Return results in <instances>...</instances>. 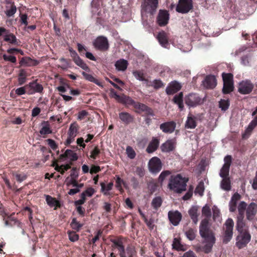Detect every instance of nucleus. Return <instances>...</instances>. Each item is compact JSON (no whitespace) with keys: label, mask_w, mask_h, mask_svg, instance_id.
Instances as JSON below:
<instances>
[{"label":"nucleus","mask_w":257,"mask_h":257,"mask_svg":"<svg viewBox=\"0 0 257 257\" xmlns=\"http://www.w3.org/2000/svg\"><path fill=\"white\" fill-rule=\"evenodd\" d=\"M233 83H223L222 92L224 94H228L233 90Z\"/></svg>","instance_id":"nucleus-54"},{"label":"nucleus","mask_w":257,"mask_h":257,"mask_svg":"<svg viewBox=\"0 0 257 257\" xmlns=\"http://www.w3.org/2000/svg\"><path fill=\"white\" fill-rule=\"evenodd\" d=\"M224 233L223 237V242L227 243L232 238L234 222L231 218H228L224 223Z\"/></svg>","instance_id":"nucleus-4"},{"label":"nucleus","mask_w":257,"mask_h":257,"mask_svg":"<svg viewBox=\"0 0 257 257\" xmlns=\"http://www.w3.org/2000/svg\"><path fill=\"white\" fill-rule=\"evenodd\" d=\"M176 127V123L174 121H166L160 125V130L165 134L173 133Z\"/></svg>","instance_id":"nucleus-17"},{"label":"nucleus","mask_w":257,"mask_h":257,"mask_svg":"<svg viewBox=\"0 0 257 257\" xmlns=\"http://www.w3.org/2000/svg\"><path fill=\"white\" fill-rule=\"evenodd\" d=\"M182 214L178 211H170L168 212V218L170 222L174 225L177 226L179 224L182 219Z\"/></svg>","instance_id":"nucleus-18"},{"label":"nucleus","mask_w":257,"mask_h":257,"mask_svg":"<svg viewBox=\"0 0 257 257\" xmlns=\"http://www.w3.org/2000/svg\"><path fill=\"white\" fill-rule=\"evenodd\" d=\"M247 207V204L245 202L241 201L239 203L237 208L238 212L237 217L241 218L244 217V211L246 210Z\"/></svg>","instance_id":"nucleus-43"},{"label":"nucleus","mask_w":257,"mask_h":257,"mask_svg":"<svg viewBox=\"0 0 257 257\" xmlns=\"http://www.w3.org/2000/svg\"><path fill=\"white\" fill-rule=\"evenodd\" d=\"M27 72L24 69H21L19 74L18 82L20 85L24 84L26 81Z\"/></svg>","instance_id":"nucleus-48"},{"label":"nucleus","mask_w":257,"mask_h":257,"mask_svg":"<svg viewBox=\"0 0 257 257\" xmlns=\"http://www.w3.org/2000/svg\"><path fill=\"white\" fill-rule=\"evenodd\" d=\"M26 87H28V90L27 93L29 95H32L35 93H43L44 90L42 85L37 83V80L30 82L28 84L26 85Z\"/></svg>","instance_id":"nucleus-14"},{"label":"nucleus","mask_w":257,"mask_h":257,"mask_svg":"<svg viewBox=\"0 0 257 257\" xmlns=\"http://www.w3.org/2000/svg\"><path fill=\"white\" fill-rule=\"evenodd\" d=\"M241 196L237 192L235 193L231 197L229 203V211L231 212L235 211L237 202L240 199Z\"/></svg>","instance_id":"nucleus-24"},{"label":"nucleus","mask_w":257,"mask_h":257,"mask_svg":"<svg viewBox=\"0 0 257 257\" xmlns=\"http://www.w3.org/2000/svg\"><path fill=\"white\" fill-rule=\"evenodd\" d=\"M188 213L195 224H196L198 221V216L199 213L198 212V207L193 206L189 210Z\"/></svg>","instance_id":"nucleus-31"},{"label":"nucleus","mask_w":257,"mask_h":257,"mask_svg":"<svg viewBox=\"0 0 257 257\" xmlns=\"http://www.w3.org/2000/svg\"><path fill=\"white\" fill-rule=\"evenodd\" d=\"M220 186L225 191H230L231 188L230 178H223L220 183Z\"/></svg>","instance_id":"nucleus-40"},{"label":"nucleus","mask_w":257,"mask_h":257,"mask_svg":"<svg viewBox=\"0 0 257 257\" xmlns=\"http://www.w3.org/2000/svg\"><path fill=\"white\" fill-rule=\"evenodd\" d=\"M169 20V14L166 10H160L157 18V22L160 27L167 25Z\"/></svg>","instance_id":"nucleus-15"},{"label":"nucleus","mask_w":257,"mask_h":257,"mask_svg":"<svg viewBox=\"0 0 257 257\" xmlns=\"http://www.w3.org/2000/svg\"><path fill=\"white\" fill-rule=\"evenodd\" d=\"M257 213V204L251 202L248 206L246 210V217L249 221H253Z\"/></svg>","instance_id":"nucleus-16"},{"label":"nucleus","mask_w":257,"mask_h":257,"mask_svg":"<svg viewBox=\"0 0 257 257\" xmlns=\"http://www.w3.org/2000/svg\"><path fill=\"white\" fill-rule=\"evenodd\" d=\"M94 47L101 51H107L109 48L107 39L104 36L98 37L93 42Z\"/></svg>","instance_id":"nucleus-10"},{"label":"nucleus","mask_w":257,"mask_h":257,"mask_svg":"<svg viewBox=\"0 0 257 257\" xmlns=\"http://www.w3.org/2000/svg\"><path fill=\"white\" fill-rule=\"evenodd\" d=\"M171 174V172L169 170H165L161 172L158 178V182L162 184L164 181Z\"/></svg>","instance_id":"nucleus-51"},{"label":"nucleus","mask_w":257,"mask_h":257,"mask_svg":"<svg viewBox=\"0 0 257 257\" xmlns=\"http://www.w3.org/2000/svg\"><path fill=\"white\" fill-rule=\"evenodd\" d=\"M136 253L135 247L129 245L127 246L126 248L124 247L122 250L119 251V255L120 257H133Z\"/></svg>","instance_id":"nucleus-19"},{"label":"nucleus","mask_w":257,"mask_h":257,"mask_svg":"<svg viewBox=\"0 0 257 257\" xmlns=\"http://www.w3.org/2000/svg\"><path fill=\"white\" fill-rule=\"evenodd\" d=\"M111 242L113 243L112 247H116L118 252L124 247L123 244L122 237H119L117 238L111 239Z\"/></svg>","instance_id":"nucleus-38"},{"label":"nucleus","mask_w":257,"mask_h":257,"mask_svg":"<svg viewBox=\"0 0 257 257\" xmlns=\"http://www.w3.org/2000/svg\"><path fill=\"white\" fill-rule=\"evenodd\" d=\"M173 249L177 251H184L185 249L183 245L181 243L180 239L178 238H174L172 243Z\"/></svg>","instance_id":"nucleus-42"},{"label":"nucleus","mask_w":257,"mask_h":257,"mask_svg":"<svg viewBox=\"0 0 257 257\" xmlns=\"http://www.w3.org/2000/svg\"><path fill=\"white\" fill-rule=\"evenodd\" d=\"M148 166L150 172L153 174H157L162 168V163L159 158L154 157L150 160Z\"/></svg>","instance_id":"nucleus-8"},{"label":"nucleus","mask_w":257,"mask_h":257,"mask_svg":"<svg viewBox=\"0 0 257 257\" xmlns=\"http://www.w3.org/2000/svg\"><path fill=\"white\" fill-rule=\"evenodd\" d=\"M159 145V140L156 138H154L149 143L148 147L147 148L146 151L148 153H152L158 149Z\"/></svg>","instance_id":"nucleus-34"},{"label":"nucleus","mask_w":257,"mask_h":257,"mask_svg":"<svg viewBox=\"0 0 257 257\" xmlns=\"http://www.w3.org/2000/svg\"><path fill=\"white\" fill-rule=\"evenodd\" d=\"M158 5V0H147L146 11L151 15H153L156 11Z\"/></svg>","instance_id":"nucleus-26"},{"label":"nucleus","mask_w":257,"mask_h":257,"mask_svg":"<svg viewBox=\"0 0 257 257\" xmlns=\"http://www.w3.org/2000/svg\"><path fill=\"white\" fill-rule=\"evenodd\" d=\"M151 204L152 207L156 210H157L162 204V198L159 196L155 197L153 199Z\"/></svg>","instance_id":"nucleus-50"},{"label":"nucleus","mask_w":257,"mask_h":257,"mask_svg":"<svg viewBox=\"0 0 257 257\" xmlns=\"http://www.w3.org/2000/svg\"><path fill=\"white\" fill-rule=\"evenodd\" d=\"M7 10L5 12L6 15L9 17L13 16L17 11V7L14 3L11 4L10 6L6 7Z\"/></svg>","instance_id":"nucleus-47"},{"label":"nucleus","mask_w":257,"mask_h":257,"mask_svg":"<svg viewBox=\"0 0 257 257\" xmlns=\"http://www.w3.org/2000/svg\"><path fill=\"white\" fill-rule=\"evenodd\" d=\"M133 74L135 77L140 81H148V80L145 78L144 73L142 71L136 70L133 71Z\"/></svg>","instance_id":"nucleus-53"},{"label":"nucleus","mask_w":257,"mask_h":257,"mask_svg":"<svg viewBox=\"0 0 257 257\" xmlns=\"http://www.w3.org/2000/svg\"><path fill=\"white\" fill-rule=\"evenodd\" d=\"M224 164L220 169L219 176L222 178H228L229 177L230 167L232 162V157L227 155L224 158Z\"/></svg>","instance_id":"nucleus-12"},{"label":"nucleus","mask_w":257,"mask_h":257,"mask_svg":"<svg viewBox=\"0 0 257 257\" xmlns=\"http://www.w3.org/2000/svg\"><path fill=\"white\" fill-rule=\"evenodd\" d=\"M69 239L72 242H75L79 239V235L77 234L75 231H68V232Z\"/></svg>","instance_id":"nucleus-60"},{"label":"nucleus","mask_w":257,"mask_h":257,"mask_svg":"<svg viewBox=\"0 0 257 257\" xmlns=\"http://www.w3.org/2000/svg\"><path fill=\"white\" fill-rule=\"evenodd\" d=\"M46 201L47 203L51 207H60V203L55 198L52 197L49 195H46Z\"/></svg>","instance_id":"nucleus-35"},{"label":"nucleus","mask_w":257,"mask_h":257,"mask_svg":"<svg viewBox=\"0 0 257 257\" xmlns=\"http://www.w3.org/2000/svg\"><path fill=\"white\" fill-rule=\"evenodd\" d=\"M157 39L162 47L167 48L169 45L167 34L164 31L159 33L157 36Z\"/></svg>","instance_id":"nucleus-30"},{"label":"nucleus","mask_w":257,"mask_h":257,"mask_svg":"<svg viewBox=\"0 0 257 257\" xmlns=\"http://www.w3.org/2000/svg\"><path fill=\"white\" fill-rule=\"evenodd\" d=\"M183 94L182 92H180L178 94H176L173 98V101L175 104H178L180 110H182L184 108L183 104Z\"/></svg>","instance_id":"nucleus-36"},{"label":"nucleus","mask_w":257,"mask_h":257,"mask_svg":"<svg viewBox=\"0 0 257 257\" xmlns=\"http://www.w3.org/2000/svg\"><path fill=\"white\" fill-rule=\"evenodd\" d=\"M90 157L94 160L100 154V150L98 146H95L90 152Z\"/></svg>","instance_id":"nucleus-58"},{"label":"nucleus","mask_w":257,"mask_h":257,"mask_svg":"<svg viewBox=\"0 0 257 257\" xmlns=\"http://www.w3.org/2000/svg\"><path fill=\"white\" fill-rule=\"evenodd\" d=\"M181 88V85L176 81L171 82L166 87V92L168 95H172L179 91Z\"/></svg>","instance_id":"nucleus-20"},{"label":"nucleus","mask_w":257,"mask_h":257,"mask_svg":"<svg viewBox=\"0 0 257 257\" xmlns=\"http://www.w3.org/2000/svg\"><path fill=\"white\" fill-rule=\"evenodd\" d=\"M74 62L77 66L81 67L83 70L89 72L90 71L89 67L87 66V65L84 62V61L80 58V57L77 58L76 60L74 61Z\"/></svg>","instance_id":"nucleus-45"},{"label":"nucleus","mask_w":257,"mask_h":257,"mask_svg":"<svg viewBox=\"0 0 257 257\" xmlns=\"http://www.w3.org/2000/svg\"><path fill=\"white\" fill-rule=\"evenodd\" d=\"M116 180H115V187L121 192L122 193L123 192V189L122 187V183H123V180L120 178V177L116 175Z\"/></svg>","instance_id":"nucleus-57"},{"label":"nucleus","mask_w":257,"mask_h":257,"mask_svg":"<svg viewBox=\"0 0 257 257\" xmlns=\"http://www.w3.org/2000/svg\"><path fill=\"white\" fill-rule=\"evenodd\" d=\"M251 240V235L249 231L239 233L236 237V245L241 249L245 247Z\"/></svg>","instance_id":"nucleus-5"},{"label":"nucleus","mask_w":257,"mask_h":257,"mask_svg":"<svg viewBox=\"0 0 257 257\" xmlns=\"http://www.w3.org/2000/svg\"><path fill=\"white\" fill-rule=\"evenodd\" d=\"M222 78L223 83H233V75L231 73H224L222 74Z\"/></svg>","instance_id":"nucleus-56"},{"label":"nucleus","mask_w":257,"mask_h":257,"mask_svg":"<svg viewBox=\"0 0 257 257\" xmlns=\"http://www.w3.org/2000/svg\"><path fill=\"white\" fill-rule=\"evenodd\" d=\"M128 62L124 59H120L117 60L115 64L116 69L118 71H123L125 70L127 67Z\"/></svg>","instance_id":"nucleus-37"},{"label":"nucleus","mask_w":257,"mask_h":257,"mask_svg":"<svg viewBox=\"0 0 257 257\" xmlns=\"http://www.w3.org/2000/svg\"><path fill=\"white\" fill-rule=\"evenodd\" d=\"M42 124H45V125L43 126L39 132L43 138H46L47 137L46 135L52 134V131L48 121H43Z\"/></svg>","instance_id":"nucleus-33"},{"label":"nucleus","mask_w":257,"mask_h":257,"mask_svg":"<svg viewBox=\"0 0 257 257\" xmlns=\"http://www.w3.org/2000/svg\"><path fill=\"white\" fill-rule=\"evenodd\" d=\"M185 103L189 107H196L203 102V99L197 93H191L185 97Z\"/></svg>","instance_id":"nucleus-6"},{"label":"nucleus","mask_w":257,"mask_h":257,"mask_svg":"<svg viewBox=\"0 0 257 257\" xmlns=\"http://www.w3.org/2000/svg\"><path fill=\"white\" fill-rule=\"evenodd\" d=\"M40 62L36 59H32L29 57H23L20 61L21 66L28 67L35 66L39 64Z\"/></svg>","instance_id":"nucleus-22"},{"label":"nucleus","mask_w":257,"mask_h":257,"mask_svg":"<svg viewBox=\"0 0 257 257\" xmlns=\"http://www.w3.org/2000/svg\"><path fill=\"white\" fill-rule=\"evenodd\" d=\"M66 159H70L71 162L76 161L78 159L76 153L71 150L67 149L65 153L59 156V159L65 160Z\"/></svg>","instance_id":"nucleus-23"},{"label":"nucleus","mask_w":257,"mask_h":257,"mask_svg":"<svg viewBox=\"0 0 257 257\" xmlns=\"http://www.w3.org/2000/svg\"><path fill=\"white\" fill-rule=\"evenodd\" d=\"M134 108L135 109V111L138 113L144 112L146 115L151 116H153L155 115L152 108L139 102H137Z\"/></svg>","instance_id":"nucleus-13"},{"label":"nucleus","mask_w":257,"mask_h":257,"mask_svg":"<svg viewBox=\"0 0 257 257\" xmlns=\"http://www.w3.org/2000/svg\"><path fill=\"white\" fill-rule=\"evenodd\" d=\"M120 103L132 105L134 107H135L137 101H135L130 96L123 95L122 98L121 99Z\"/></svg>","instance_id":"nucleus-46"},{"label":"nucleus","mask_w":257,"mask_h":257,"mask_svg":"<svg viewBox=\"0 0 257 257\" xmlns=\"http://www.w3.org/2000/svg\"><path fill=\"white\" fill-rule=\"evenodd\" d=\"M82 74L87 80L93 82L99 86H103L102 83L99 80L95 78L92 75L88 74L85 72H82Z\"/></svg>","instance_id":"nucleus-39"},{"label":"nucleus","mask_w":257,"mask_h":257,"mask_svg":"<svg viewBox=\"0 0 257 257\" xmlns=\"http://www.w3.org/2000/svg\"><path fill=\"white\" fill-rule=\"evenodd\" d=\"M13 175L16 177L17 181L19 182H22L27 178V176L24 173H13Z\"/></svg>","instance_id":"nucleus-59"},{"label":"nucleus","mask_w":257,"mask_h":257,"mask_svg":"<svg viewBox=\"0 0 257 257\" xmlns=\"http://www.w3.org/2000/svg\"><path fill=\"white\" fill-rule=\"evenodd\" d=\"M153 86L155 89H158L164 86V84L161 80L155 79L153 82Z\"/></svg>","instance_id":"nucleus-64"},{"label":"nucleus","mask_w":257,"mask_h":257,"mask_svg":"<svg viewBox=\"0 0 257 257\" xmlns=\"http://www.w3.org/2000/svg\"><path fill=\"white\" fill-rule=\"evenodd\" d=\"M70 226L73 229L79 231L83 226V224L78 221L76 218H73L70 223Z\"/></svg>","instance_id":"nucleus-49"},{"label":"nucleus","mask_w":257,"mask_h":257,"mask_svg":"<svg viewBox=\"0 0 257 257\" xmlns=\"http://www.w3.org/2000/svg\"><path fill=\"white\" fill-rule=\"evenodd\" d=\"M193 8L192 0H179L176 11L181 14H187Z\"/></svg>","instance_id":"nucleus-7"},{"label":"nucleus","mask_w":257,"mask_h":257,"mask_svg":"<svg viewBox=\"0 0 257 257\" xmlns=\"http://www.w3.org/2000/svg\"><path fill=\"white\" fill-rule=\"evenodd\" d=\"M197 118L194 115L189 114L188 115L187 120L185 122V127L186 128L193 129L197 126Z\"/></svg>","instance_id":"nucleus-28"},{"label":"nucleus","mask_w":257,"mask_h":257,"mask_svg":"<svg viewBox=\"0 0 257 257\" xmlns=\"http://www.w3.org/2000/svg\"><path fill=\"white\" fill-rule=\"evenodd\" d=\"M78 131V125L76 122L72 123L70 124L68 132V138L64 142V145L66 146L70 145L75 139L77 135Z\"/></svg>","instance_id":"nucleus-9"},{"label":"nucleus","mask_w":257,"mask_h":257,"mask_svg":"<svg viewBox=\"0 0 257 257\" xmlns=\"http://www.w3.org/2000/svg\"><path fill=\"white\" fill-rule=\"evenodd\" d=\"M1 36L3 37L4 41L8 43L10 46L17 47L20 45V41L17 38L16 36L9 30L4 27H0Z\"/></svg>","instance_id":"nucleus-3"},{"label":"nucleus","mask_w":257,"mask_h":257,"mask_svg":"<svg viewBox=\"0 0 257 257\" xmlns=\"http://www.w3.org/2000/svg\"><path fill=\"white\" fill-rule=\"evenodd\" d=\"M236 228L239 233L249 231L248 227L246 225L244 217H237Z\"/></svg>","instance_id":"nucleus-29"},{"label":"nucleus","mask_w":257,"mask_h":257,"mask_svg":"<svg viewBox=\"0 0 257 257\" xmlns=\"http://www.w3.org/2000/svg\"><path fill=\"white\" fill-rule=\"evenodd\" d=\"M230 102L228 99H221L219 102V107L223 111L226 110L228 108Z\"/></svg>","instance_id":"nucleus-52"},{"label":"nucleus","mask_w":257,"mask_h":257,"mask_svg":"<svg viewBox=\"0 0 257 257\" xmlns=\"http://www.w3.org/2000/svg\"><path fill=\"white\" fill-rule=\"evenodd\" d=\"M202 214L205 217L208 218L211 215V210L209 206L205 205L202 209Z\"/></svg>","instance_id":"nucleus-61"},{"label":"nucleus","mask_w":257,"mask_h":257,"mask_svg":"<svg viewBox=\"0 0 257 257\" xmlns=\"http://www.w3.org/2000/svg\"><path fill=\"white\" fill-rule=\"evenodd\" d=\"M254 88V84L250 80H246L239 83L238 91L242 94H248L251 92Z\"/></svg>","instance_id":"nucleus-11"},{"label":"nucleus","mask_w":257,"mask_h":257,"mask_svg":"<svg viewBox=\"0 0 257 257\" xmlns=\"http://www.w3.org/2000/svg\"><path fill=\"white\" fill-rule=\"evenodd\" d=\"M175 149L174 143L172 140H167L161 146V151L163 152H170Z\"/></svg>","instance_id":"nucleus-32"},{"label":"nucleus","mask_w":257,"mask_h":257,"mask_svg":"<svg viewBox=\"0 0 257 257\" xmlns=\"http://www.w3.org/2000/svg\"><path fill=\"white\" fill-rule=\"evenodd\" d=\"M118 116L121 121L126 125L133 122L134 119V116L127 112H121Z\"/></svg>","instance_id":"nucleus-25"},{"label":"nucleus","mask_w":257,"mask_h":257,"mask_svg":"<svg viewBox=\"0 0 257 257\" xmlns=\"http://www.w3.org/2000/svg\"><path fill=\"white\" fill-rule=\"evenodd\" d=\"M101 191L103 193L104 195L107 196L109 195V191L111 190L113 186V182H109L106 186L104 182H101Z\"/></svg>","instance_id":"nucleus-41"},{"label":"nucleus","mask_w":257,"mask_h":257,"mask_svg":"<svg viewBox=\"0 0 257 257\" xmlns=\"http://www.w3.org/2000/svg\"><path fill=\"white\" fill-rule=\"evenodd\" d=\"M204 191V185L203 181H200L195 190V193L198 194L200 196H202L203 195Z\"/></svg>","instance_id":"nucleus-55"},{"label":"nucleus","mask_w":257,"mask_h":257,"mask_svg":"<svg viewBox=\"0 0 257 257\" xmlns=\"http://www.w3.org/2000/svg\"><path fill=\"white\" fill-rule=\"evenodd\" d=\"M3 57L5 61H9L12 63H16L17 62V58L14 56L4 54Z\"/></svg>","instance_id":"nucleus-63"},{"label":"nucleus","mask_w":257,"mask_h":257,"mask_svg":"<svg viewBox=\"0 0 257 257\" xmlns=\"http://www.w3.org/2000/svg\"><path fill=\"white\" fill-rule=\"evenodd\" d=\"M199 233L202 238H204L205 243L202 247V250L205 253L211 252L213 245L215 243L216 238L213 231L210 228L209 221L207 219H203L199 226Z\"/></svg>","instance_id":"nucleus-1"},{"label":"nucleus","mask_w":257,"mask_h":257,"mask_svg":"<svg viewBox=\"0 0 257 257\" xmlns=\"http://www.w3.org/2000/svg\"><path fill=\"white\" fill-rule=\"evenodd\" d=\"M203 83L204 87L207 89H213L217 84L215 77L211 75L207 76Z\"/></svg>","instance_id":"nucleus-21"},{"label":"nucleus","mask_w":257,"mask_h":257,"mask_svg":"<svg viewBox=\"0 0 257 257\" xmlns=\"http://www.w3.org/2000/svg\"><path fill=\"white\" fill-rule=\"evenodd\" d=\"M197 230L192 228H189L185 232V234L187 238L190 240H193L196 236Z\"/></svg>","instance_id":"nucleus-44"},{"label":"nucleus","mask_w":257,"mask_h":257,"mask_svg":"<svg viewBox=\"0 0 257 257\" xmlns=\"http://www.w3.org/2000/svg\"><path fill=\"white\" fill-rule=\"evenodd\" d=\"M65 182L67 186L72 185L73 187H76L77 186V181L76 179H70V177L68 176L65 180Z\"/></svg>","instance_id":"nucleus-62"},{"label":"nucleus","mask_w":257,"mask_h":257,"mask_svg":"<svg viewBox=\"0 0 257 257\" xmlns=\"http://www.w3.org/2000/svg\"><path fill=\"white\" fill-rule=\"evenodd\" d=\"M188 177H183L180 174L171 175L169 180L168 188L174 193L180 194L186 190Z\"/></svg>","instance_id":"nucleus-2"},{"label":"nucleus","mask_w":257,"mask_h":257,"mask_svg":"<svg viewBox=\"0 0 257 257\" xmlns=\"http://www.w3.org/2000/svg\"><path fill=\"white\" fill-rule=\"evenodd\" d=\"M256 126H257V117L255 116L254 118L249 123L245 131V132L242 134V138L246 139L248 138V137L250 135L252 131Z\"/></svg>","instance_id":"nucleus-27"}]
</instances>
